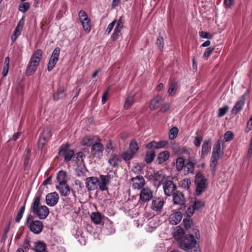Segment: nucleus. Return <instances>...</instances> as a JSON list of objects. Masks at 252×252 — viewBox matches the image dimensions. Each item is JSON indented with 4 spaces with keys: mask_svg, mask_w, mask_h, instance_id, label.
Listing matches in <instances>:
<instances>
[{
    "mask_svg": "<svg viewBox=\"0 0 252 252\" xmlns=\"http://www.w3.org/2000/svg\"><path fill=\"white\" fill-rule=\"evenodd\" d=\"M194 233V236L192 234H189L184 236V230L179 227L174 231L173 236L176 240L179 241V245L182 249L190 252L197 245V240L199 239V230L195 229Z\"/></svg>",
    "mask_w": 252,
    "mask_h": 252,
    "instance_id": "1",
    "label": "nucleus"
},
{
    "mask_svg": "<svg viewBox=\"0 0 252 252\" xmlns=\"http://www.w3.org/2000/svg\"><path fill=\"white\" fill-rule=\"evenodd\" d=\"M42 55L43 52L40 49L37 50L32 54L27 66L26 71L27 76L32 75L35 72L41 60Z\"/></svg>",
    "mask_w": 252,
    "mask_h": 252,
    "instance_id": "2",
    "label": "nucleus"
},
{
    "mask_svg": "<svg viewBox=\"0 0 252 252\" xmlns=\"http://www.w3.org/2000/svg\"><path fill=\"white\" fill-rule=\"evenodd\" d=\"M40 197L36 196L32 205L31 208L33 213L40 219H45L49 214L48 207L45 205L39 206Z\"/></svg>",
    "mask_w": 252,
    "mask_h": 252,
    "instance_id": "3",
    "label": "nucleus"
},
{
    "mask_svg": "<svg viewBox=\"0 0 252 252\" xmlns=\"http://www.w3.org/2000/svg\"><path fill=\"white\" fill-rule=\"evenodd\" d=\"M207 179L201 173H196L194 181L196 185V195H200L205 190L207 186Z\"/></svg>",
    "mask_w": 252,
    "mask_h": 252,
    "instance_id": "4",
    "label": "nucleus"
},
{
    "mask_svg": "<svg viewBox=\"0 0 252 252\" xmlns=\"http://www.w3.org/2000/svg\"><path fill=\"white\" fill-rule=\"evenodd\" d=\"M27 224L30 230L34 234L40 233L43 229V224L39 220H33V217L30 215L27 220Z\"/></svg>",
    "mask_w": 252,
    "mask_h": 252,
    "instance_id": "5",
    "label": "nucleus"
},
{
    "mask_svg": "<svg viewBox=\"0 0 252 252\" xmlns=\"http://www.w3.org/2000/svg\"><path fill=\"white\" fill-rule=\"evenodd\" d=\"M78 17L83 28L85 32L88 33L91 29V21L86 12L83 10H80L78 13Z\"/></svg>",
    "mask_w": 252,
    "mask_h": 252,
    "instance_id": "6",
    "label": "nucleus"
},
{
    "mask_svg": "<svg viewBox=\"0 0 252 252\" xmlns=\"http://www.w3.org/2000/svg\"><path fill=\"white\" fill-rule=\"evenodd\" d=\"M69 147V145L68 144L63 145L61 146L59 151V155L63 156L64 161L66 162L70 161L74 155V151L70 149Z\"/></svg>",
    "mask_w": 252,
    "mask_h": 252,
    "instance_id": "7",
    "label": "nucleus"
},
{
    "mask_svg": "<svg viewBox=\"0 0 252 252\" xmlns=\"http://www.w3.org/2000/svg\"><path fill=\"white\" fill-rule=\"evenodd\" d=\"M60 53V49L59 47H56L52 52L47 65V69L49 71H51L56 64L59 60Z\"/></svg>",
    "mask_w": 252,
    "mask_h": 252,
    "instance_id": "8",
    "label": "nucleus"
},
{
    "mask_svg": "<svg viewBox=\"0 0 252 252\" xmlns=\"http://www.w3.org/2000/svg\"><path fill=\"white\" fill-rule=\"evenodd\" d=\"M104 150L103 145L100 143V139L95 142L91 147V152L92 154L96 158H100L103 156Z\"/></svg>",
    "mask_w": 252,
    "mask_h": 252,
    "instance_id": "9",
    "label": "nucleus"
},
{
    "mask_svg": "<svg viewBox=\"0 0 252 252\" xmlns=\"http://www.w3.org/2000/svg\"><path fill=\"white\" fill-rule=\"evenodd\" d=\"M163 189L165 194L170 196L174 193L176 186L172 181H166L163 183Z\"/></svg>",
    "mask_w": 252,
    "mask_h": 252,
    "instance_id": "10",
    "label": "nucleus"
},
{
    "mask_svg": "<svg viewBox=\"0 0 252 252\" xmlns=\"http://www.w3.org/2000/svg\"><path fill=\"white\" fill-rule=\"evenodd\" d=\"M153 197V191L148 187L143 188L140 193V199L143 202H148Z\"/></svg>",
    "mask_w": 252,
    "mask_h": 252,
    "instance_id": "11",
    "label": "nucleus"
},
{
    "mask_svg": "<svg viewBox=\"0 0 252 252\" xmlns=\"http://www.w3.org/2000/svg\"><path fill=\"white\" fill-rule=\"evenodd\" d=\"M99 184V180L96 177H90L86 178L85 181L86 187L88 190L96 189Z\"/></svg>",
    "mask_w": 252,
    "mask_h": 252,
    "instance_id": "12",
    "label": "nucleus"
},
{
    "mask_svg": "<svg viewBox=\"0 0 252 252\" xmlns=\"http://www.w3.org/2000/svg\"><path fill=\"white\" fill-rule=\"evenodd\" d=\"M164 200L162 197L154 198L152 202L151 205V209L156 212H160L164 204Z\"/></svg>",
    "mask_w": 252,
    "mask_h": 252,
    "instance_id": "13",
    "label": "nucleus"
},
{
    "mask_svg": "<svg viewBox=\"0 0 252 252\" xmlns=\"http://www.w3.org/2000/svg\"><path fill=\"white\" fill-rule=\"evenodd\" d=\"M59 199L58 194L56 192L48 193L46 196V204L50 206H54L57 204Z\"/></svg>",
    "mask_w": 252,
    "mask_h": 252,
    "instance_id": "14",
    "label": "nucleus"
},
{
    "mask_svg": "<svg viewBox=\"0 0 252 252\" xmlns=\"http://www.w3.org/2000/svg\"><path fill=\"white\" fill-rule=\"evenodd\" d=\"M132 187L134 189H141L145 184V180L142 176H137L131 179Z\"/></svg>",
    "mask_w": 252,
    "mask_h": 252,
    "instance_id": "15",
    "label": "nucleus"
},
{
    "mask_svg": "<svg viewBox=\"0 0 252 252\" xmlns=\"http://www.w3.org/2000/svg\"><path fill=\"white\" fill-rule=\"evenodd\" d=\"M173 203L176 205H183L185 202V198L183 193L177 191L172 194Z\"/></svg>",
    "mask_w": 252,
    "mask_h": 252,
    "instance_id": "16",
    "label": "nucleus"
},
{
    "mask_svg": "<svg viewBox=\"0 0 252 252\" xmlns=\"http://www.w3.org/2000/svg\"><path fill=\"white\" fill-rule=\"evenodd\" d=\"M137 93L135 91L130 92L125 99L124 108L126 110L129 109L135 101V96Z\"/></svg>",
    "mask_w": 252,
    "mask_h": 252,
    "instance_id": "17",
    "label": "nucleus"
},
{
    "mask_svg": "<svg viewBox=\"0 0 252 252\" xmlns=\"http://www.w3.org/2000/svg\"><path fill=\"white\" fill-rule=\"evenodd\" d=\"M220 153L218 152H216L214 150L212 151V155L211 158L210 167L212 171V174L213 176L215 174L216 171V167L218 164V160L219 158Z\"/></svg>",
    "mask_w": 252,
    "mask_h": 252,
    "instance_id": "18",
    "label": "nucleus"
},
{
    "mask_svg": "<svg viewBox=\"0 0 252 252\" xmlns=\"http://www.w3.org/2000/svg\"><path fill=\"white\" fill-rule=\"evenodd\" d=\"M182 219V214L180 212H173L169 217V222L172 225L178 224Z\"/></svg>",
    "mask_w": 252,
    "mask_h": 252,
    "instance_id": "19",
    "label": "nucleus"
},
{
    "mask_svg": "<svg viewBox=\"0 0 252 252\" xmlns=\"http://www.w3.org/2000/svg\"><path fill=\"white\" fill-rule=\"evenodd\" d=\"M99 140L97 136L89 135L85 136L82 140L81 143L84 146H92Z\"/></svg>",
    "mask_w": 252,
    "mask_h": 252,
    "instance_id": "20",
    "label": "nucleus"
},
{
    "mask_svg": "<svg viewBox=\"0 0 252 252\" xmlns=\"http://www.w3.org/2000/svg\"><path fill=\"white\" fill-rule=\"evenodd\" d=\"M51 132L50 129L47 128L44 130L39 137L38 146L42 147L46 141L51 136Z\"/></svg>",
    "mask_w": 252,
    "mask_h": 252,
    "instance_id": "21",
    "label": "nucleus"
},
{
    "mask_svg": "<svg viewBox=\"0 0 252 252\" xmlns=\"http://www.w3.org/2000/svg\"><path fill=\"white\" fill-rule=\"evenodd\" d=\"M56 189L62 196H67L70 193V188L66 183L56 186Z\"/></svg>",
    "mask_w": 252,
    "mask_h": 252,
    "instance_id": "22",
    "label": "nucleus"
},
{
    "mask_svg": "<svg viewBox=\"0 0 252 252\" xmlns=\"http://www.w3.org/2000/svg\"><path fill=\"white\" fill-rule=\"evenodd\" d=\"M245 95H243L241 96V99L238 101L237 102V103L235 104V105L233 107V109L231 110V113L232 114L236 115L239 112H240L242 110V109L245 104Z\"/></svg>",
    "mask_w": 252,
    "mask_h": 252,
    "instance_id": "23",
    "label": "nucleus"
},
{
    "mask_svg": "<svg viewBox=\"0 0 252 252\" xmlns=\"http://www.w3.org/2000/svg\"><path fill=\"white\" fill-rule=\"evenodd\" d=\"M211 151V140H207L204 141L201 149V158H204Z\"/></svg>",
    "mask_w": 252,
    "mask_h": 252,
    "instance_id": "24",
    "label": "nucleus"
},
{
    "mask_svg": "<svg viewBox=\"0 0 252 252\" xmlns=\"http://www.w3.org/2000/svg\"><path fill=\"white\" fill-rule=\"evenodd\" d=\"M162 97L160 95L155 96L151 100L150 104V108L151 110H155L159 107L162 102Z\"/></svg>",
    "mask_w": 252,
    "mask_h": 252,
    "instance_id": "25",
    "label": "nucleus"
},
{
    "mask_svg": "<svg viewBox=\"0 0 252 252\" xmlns=\"http://www.w3.org/2000/svg\"><path fill=\"white\" fill-rule=\"evenodd\" d=\"M56 179L59 185L65 184L68 181L67 173L64 171H60L57 174Z\"/></svg>",
    "mask_w": 252,
    "mask_h": 252,
    "instance_id": "26",
    "label": "nucleus"
},
{
    "mask_svg": "<svg viewBox=\"0 0 252 252\" xmlns=\"http://www.w3.org/2000/svg\"><path fill=\"white\" fill-rule=\"evenodd\" d=\"M100 181H99L98 186L99 187V189L101 190H105L107 189V186L109 183V178L108 177L105 175H100Z\"/></svg>",
    "mask_w": 252,
    "mask_h": 252,
    "instance_id": "27",
    "label": "nucleus"
},
{
    "mask_svg": "<svg viewBox=\"0 0 252 252\" xmlns=\"http://www.w3.org/2000/svg\"><path fill=\"white\" fill-rule=\"evenodd\" d=\"M120 162V157L118 155L111 153L108 159L109 164L112 167H116L119 165Z\"/></svg>",
    "mask_w": 252,
    "mask_h": 252,
    "instance_id": "28",
    "label": "nucleus"
},
{
    "mask_svg": "<svg viewBox=\"0 0 252 252\" xmlns=\"http://www.w3.org/2000/svg\"><path fill=\"white\" fill-rule=\"evenodd\" d=\"M205 203L203 200H195L193 205L192 209L188 208V211L192 215L195 210L199 209L204 206Z\"/></svg>",
    "mask_w": 252,
    "mask_h": 252,
    "instance_id": "29",
    "label": "nucleus"
},
{
    "mask_svg": "<svg viewBox=\"0 0 252 252\" xmlns=\"http://www.w3.org/2000/svg\"><path fill=\"white\" fill-rule=\"evenodd\" d=\"M23 27V24H21L20 22L18 24L12 35L11 36V40L13 42L15 41L17 39V37L21 34Z\"/></svg>",
    "mask_w": 252,
    "mask_h": 252,
    "instance_id": "30",
    "label": "nucleus"
},
{
    "mask_svg": "<svg viewBox=\"0 0 252 252\" xmlns=\"http://www.w3.org/2000/svg\"><path fill=\"white\" fill-rule=\"evenodd\" d=\"M34 250L35 252H45L46 250V244L43 242H37L34 244Z\"/></svg>",
    "mask_w": 252,
    "mask_h": 252,
    "instance_id": "31",
    "label": "nucleus"
},
{
    "mask_svg": "<svg viewBox=\"0 0 252 252\" xmlns=\"http://www.w3.org/2000/svg\"><path fill=\"white\" fill-rule=\"evenodd\" d=\"M178 89V83L177 82H172L169 87L168 93L170 96H173L175 94Z\"/></svg>",
    "mask_w": 252,
    "mask_h": 252,
    "instance_id": "32",
    "label": "nucleus"
},
{
    "mask_svg": "<svg viewBox=\"0 0 252 252\" xmlns=\"http://www.w3.org/2000/svg\"><path fill=\"white\" fill-rule=\"evenodd\" d=\"M155 156V152L153 150L147 151L145 158V162L147 163L152 162L154 160Z\"/></svg>",
    "mask_w": 252,
    "mask_h": 252,
    "instance_id": "33",
    "label": "nucleus"
},
{
    "mask_svg": "<svg viewBox=\"0 0 252 252\" xmlns=\"http://www.w3.org/2000/svg\"><path fill=\"white\" fill-rule=\"evenodd\" d=\"M91 219L95 224H98L102 221V216L101 214L98 212H94L91 215Z\"/></svg>",
    "mask_w": 252,
    "mask_h": 252,
    "instance_id": "34",
    "label": "nucleus"
},
{
    "mask_svg": "<svg viewBox=\"0 0 252 252\" xmlns=\"http://www.w3.org/2000/svg\"><path fill=\"white\" fill-rule=\"evenodd\" d=\"M123 28L116 26L114 32L111 35V38L113 41L117 40L121 34V31Z\"/></svg>",
    "mask_w": 252,
    "mask_h": 252,
    "instance_id": "35",
    "label": "nucleus"
},
{
    "mask_svg": "<svg viewBox=\"0 0 252 252\" xmlns=\"http://www.w3.org/2000/svg\"><path fill=\"white\" fill-rule=\"evenodd\" d=\"M184 226L186 228L189 230V232L191 233L190 234H192L194 236V229L195 228H191V226H192V221L190 220L189 219H184L183 220Z\"/></svg>",
    "mask_w": 252,
    "mask_h": 252,
    "instance_id": "36",
    "label": "nucleus"
},
{
    "mask_svg": "<svg viewBox=\"0 0 252 252\" xmlns=\"http://www.w3.org/2000/svg\"><path fill=\"white\" fill-rule=\"evenodd\" d=\"M164 178V174L160 173L159 172H157L155 174L154 176L155 185L158 187L159 186Z\"/></svg>",
    "mask_w": 252,
    "mask_h": 252,
    "instance_id": "37",
    "label": "nucleus"
},
{
    "mask_svg": "<svg viewBox=\"0 0 252 252\" xmlns=\"http://www.w3.org/2000/svg\"><path fill=\"white\" fill-rule=\"evenodd\" d=\"M138 149L139 147L137 143L135 140H132L129 144V151L135 155L137 152Z\"/></svg>",
    "mask_w": 252,
    "mask_h": 252,
    "instance_id": "38",
    "label": "nucleus"
},
{
    "mask_svg": "<svg viewBox=\"0 0 252 252\" xmlns=\"http://www.w3.org/2000/svg\"><path fill=\"white\" fill-rule=\"evenodd\" d=\"M170 157L169 152L166 151L161 152L158 156V158L160 162H162L168 160Z\"/></svg>",
    "mask_w": 252,
    "mask_h": 252,
    "instance_id": "39",
    "label": "nucleus"
},
{
    "mask_svg": "<svg viewBox=\"0 0 252 252\" xmlns=\"http://www.w3.org/2000/svg\"><path fill=\"white\" fill-rule=\"evenodd\" d=\"M190 185V181L188 178L184 179L180 183V187L186 190H188L189 189Z\"/></svg>",
    "mask_w": 252,
    "mask_h": 252,
    "instance_id": "40",
    "label": "nucleus"
},
{
    "mask_svg": "<svg viewBox=\"0 0 252 252\" xmlns=\"http://www.w3.org/2000/svg\"><path fill=\"white\" fill-rule=\"evenodd\" d=\"M185 166V160L182 158H178L176 159V167L178 171L182 170L183 167Z\"/></svg>",
    "mask_w": 252,
    "mask_h": 252,
    "instance_id": "41",
    "label": "nucleus"
},
{
    "mask_svg": "<svg viewBox=\"0 0 252 252\" xmlns=\"http://www.w3.org/2000/svg\"><path fill=\"white\" fill-rule=\"evenodd\" d=\"M25 203L26 202H25L24 204L22 207H21L19 210L18 211L17 216L15 218V221L17 222H19L23 217L25 210Z\"/></svg>",
    "mask_w": 252,
    "mask_h": 252,
    "instance_id": "42",
    "label": "nucleus"
},
{
    "mask_svg": "<svg viewBox=\"0 0 252 252\" xmlns=\"http://www.w3.org/2000/svg\"><path fill=\"white\" fill-rule=\"evenodd\" d=\"M87 171V169L84 166L77 167L75 171V175L78 177L83 176Z\"/></svg>",
    "mask_w": 252,
    "mask_h": 252,
    "instance_id": "43",
    "label": "nucleus"
},
{
    "mask_svg": "<svg viewBox=\"0 0 252 252\" xmlns=\"http://www.w3.org/2000/svg\"><path fill=\"white\" fill-rule=\"evenodd\" d=\"M178 129L176 127L171 128L169 132V137L170 139H174L177 136Z\"/></svg>",
    "mask_w": 252,
    "mask_h": 252,
    "instance_id": "44",
    "label": "nucleus"
},
{
    "mask_svg": "<svg viewBox=\"0 0 252 252\" xmlns=\"http://www.w3.org/2000/svg\"><path fill=\"white\" fill-rule=\"evenodd\" d=\"M30 7V4L27 2H23L21 3L19 5V10L25 13L28 10Z\"/></svg>",
    "mask_w": 252,
    "mask_h": 252,
    "instance_id": "45",
    "label": "nucleus"
},
{
    "mask_svg": "<svg viewBox=\"0 0 252 252\" xmlns=\"http://www.w3.org/2000/svg\"><path fill=\"white\" fill-rule=\"evenodd\" d=\"M65 96V91L64 88H60L57 92V93L54 95V98L59 99Z\"/></svg>",
    "mask_w": 252,
    "mask_h": 252,
    "instance_id": "46",
    "label": "nucleus"
},
{
    "mask_svg": "<svg viewBox=\"0 0 252 252\" xmlns=\"http://www.w3.org/2000/svg\"><path fill=\"white\" fill-rule=\"evenodd\" d=\"M134 154L130 152L129 151L124 152L122 155V158L126 161L130 160L134 156Z\"/></svg>",
    "mask_w": 252,
    "mask_h": 252,
    "instance_id": "47",
    "label": "nucleus"
},
{
    "mask_svg": "<svg viewBox=\"0 0 252 252\" xmlns=\"http://www.w3.org/2000/svg\"><path fill=\"white\" fill-rule=\"evenodd\" d=\"M229 107L227 105H225L222 107L220 108L219 109V113L218 114V117H223L226 113L228 110Z\"/></svg>",
    "mask_w": 252,
    "mask_h": 252,
    "instance_id": "48",
    "label": "nucleus"
},
{
    "mask_svg": "<svg viewBox=\"0 0 252 252\" xmlns=\"http://www.w3.org/2000/svg\"><path fill=\"white\" fill-rule=\"evenodd\" d=\"M195 163L191 161H188L185 165V168H187V171L189 173H193L194 171Z\"/></svg>",
    "mask_w": 252,
    "mask_h": 252,
    "instance_id": "49",
    "label": "nucleus"
},
{
    "mask_svg": "<svg viewBox=\"0 0 252 252\" xmlns=\"http://www.w3.org/2000/svg\"><path fill=\"white\" fill-rule=\"evenodd\" d=\"M234 134L232 132L230 131H226L224 134V141L225 142L229 141L233 139Z\"/></svg>",
    "mask_w": 252,
    "mask_h": 252,
    "instance_id": "50",
    "label": "nucleus"
},
{
    "mask_svg": "<svg viewBox=\"0 0 252 252\" xmlns=\"http://www.w3.org/2000/svg\"><path fill=\"white\" fill-rule=\"evenodd\" d=\"M215 48L214 47H209L207 48L205 52L204 53L203 57V58L207 60L209 56L211 55V54L213 52V51L214 50Z\"/></svg>",
    "mask_w": 252,
    "mask_h": 252,
    "instance_id": "51",
    "label": "nucleus"
},
{
    "mask_svg": "<svg viewBox=\"0 0 252 252\" xmlns=\"http://www.w3.org/2000/svg\"><path fill=\"white\" fill-rule=\"evenodd\" d=\"M113 147L112 146V143L111 141H109L107 142L106 146V152L108 153H111V152H113Z\"/></svg>",
    "mask_w": 252,
    "mask_h": 252,
    "instance_id": "52",
    "label": "nucleus"
},
{
    "mask_svg": "<svg viewBox=\"0 0 252 252\" xmlns=\"http://www.w3.org/2000/svg\"><path fill=\"white\" fill-rule=\"evenodd\" d=\"M213 150H214L216 152H218V153H220V140H218L216 142Z\"/></svg>",
    "mask_w": 252,
    "mask_h": 252,
    "instance_id": "53",
    "label": "nucleus"
},
{
    "mask_svg": "<svg viewBox=\"0 0 252 252\" xmlns=\"http://www.w3.org/2000/svg\"><path fill=\"white\" fill-rule=\"evenodd\" d=\"M75 157L78 161H81L83 162V158L85 157V156L83 152H80L77 153L75 155Z\"/></svg>",
    "mask_w": 252,
    "mask_h": 252,
    "instance_id": "54",
    "label": "nucleus"
},
{
    "mask_svg": "<svg viewBox=\"0 0 252 252\" xmlns=\"http://www.w3.org/2000/svg\"><path fill=\"white\" fill-rule=\"evenodd\" d=\"M202 140V138L201 137H199V136L195 137L194 140L193 141L194 145L197 147H200Z\"/></svg>",
    "mask_w": 252,
    "mask_h": 252,
    "instance_id": "55",
    "label": "nucleus"
},
{
    "mask_svg": "<svg viewBox=\"0 0 252 252\" xmlns=\"http://www.w3.org/2000/svg\"><path fill=\"white\" fill-rule=\"evenodd\" d=\"M168 142L165 140L160 141L157 142V149H158L165 147Z\"/></svg>",
    "mask_w": 252,
    "mask_h": 252,
    "instance_id": "56",
    "label": "nucleus"
},
{
    "mask_svg": "<svg viewBox=\"0 0 252 252\" xmlns=\"http://www.w3.org/2000/svg\"><path fill=\"white\" fill-rule=\"evenodd\" d=\"M116 23V20L113 21L111 23H110L106 29V32H107L108 34L110 33L112 30H113L114 25H115Z\"/></svg>",
    "mask_w": 252,
    "mask_h": 252,
    "instance_id": "57",
    "label": "nucleus"
},
{
    "mask_svg": "<svg viewBox=\"0 0 252 252\" xmlns=\"http://www.w3.org/2000/svg\"><path fill=\"white\" fill-rule=\"evenodd\" d=\"M124 23V18L123 16H121L118 21L116 20V26L123 28Z\"/></svg>",
    "mask_w": 252,
    "mask_h": 252,
    "instance_id": "58",
    "label": "nucleus"
},
{
    "mask_svg": "<svg viewBox=\"0 0 252 252\" xmlns=\"http://www.w3.org/2000/svg\"><path fill=\"white\" fill-rule=\"evenodd\" d=\"M163 39L161 37L158 38L157 41V44L160 49H161L163 47Z\"/></svg>",
    "mask_w": 252,
    "mask_h": 252,
    "instance_id": "59",
    "label": "nucleus"
},
{
    "mask_svg": "<svg viewBox=\"0 0 252 252\" xmlns=\"http://www.w3.org/2000/svg\"><path fill=\"white\" fill-rule=\"evenodd\" d=\"M146 147L150 149H157V142L155 141H152L146 145Z\"/></svg>",
    "mask_w": 252,
    "mask_h": 252,
    "instance_id": "60",
    "label": "nucleus"
},
{
    "mask_svg": "<svg viewBox=\"0 0 252 252\" xmlns=\"http://www.w3.org/2000/svg\"><path fill=\"white\" fill-rule=\"evenodd\" d=\"M108 95V90H107L105 92H104V93L103 94V95L102 96L101 101H102V103L103 104L106 102V101L107 100V98Z\"/></svg>",
    "mask_w": 252,
    "mask_h": 252,
    "instance_id": "61",
    "label": "nucleus"
},
{
    "mask_svg": "<svg viewBox=\"0 0 252 252\" xmlns=\"http://www.w3.org/2000/svg\"><path fill=\"white\" fill-rule=\"evenodd\" d=\"M24 87L23 85L19 84L16 88V91L19 94H23Z\"/></svg>",
    "mask_w": 252,
    "mask_h": 252,
    "instance_id": "62",
    "label": "nucleus"
},
{
    "mask_svg": "<svg viewBox=\"0 0 252 252\" xmlns=\"http://www.w3.org/2000/svg\"><path fill=\"white\" fill-rule=\"evenodd\" d=\"M235 0H224V3L227 7H230L234 3Z\"/></svg>",
    "mask_w": 252,
    "mask_h": 252,
    "instance_id": "63",
    "label": "nucleus"
},
{
    "mask_svg": "<svg viewBox=\"0 0 252 252\" xmlns=\"http://www.w3.org/2000/svg\"><path fill=\"white\" fill-rule=\"evenodd\" d=\"M247 128L248 129V131H250L252 129V115L247 123Z\"/></svg>",
    "mask_w": 252,
    "mask_h": 252,
    "instance_id": "64",
    "label": "nucleus"
}]
</instances>
